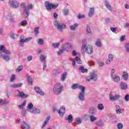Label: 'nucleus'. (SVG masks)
Here are the masks:
<instances>
[{
    "label": "nucleus",
    "instance_id": "f257e3e1",
    "mask_svg": "<svg viewBox=\"0 0 129 129\" xmlns=\"http://www.w3.org/2000/svg\"><path fill=\"white\" fill-rule=\"evenodd\" d=\"M87 41L86 39L83 40V45L81 50L82 54L84 55H85V52L89 54H91L93 52L92 46L91 45L87 46Z\"/></svg>",
    "mask_w": 129,
    "mask_h": 129
},
{
    "label": "nucleus",
    "instance_id": "f03ea898",
    "mask_svg": "<svg viewBox=\"0 0 129 129\" xmlns=\"http://www.w3.org/2000/svg\"><path fill=\"white\" fill-rule=\"evenodd\" d=\"M63 91V86L60 83H56L53 89V92L55 95H59Z\"/></svg>",
    "mask_w": 129,
    "mask_h": 129
},
{
    "label": "nucleus",
    "instance_id": "7ed1b4c3",
    "mask_svg": "<svg viewBox=\"0 0 129 129\" xmlns=\"http://www.w3.org/2000/svg\"><path fill=\"white\" fill-rule=\"evenodd\" d=\"M54 27L59 31V32H63L64 29H66V25L62 24H61L60 21L55 20L54 22Z\"/></svg>",
    "mask_w": 129,
    "mask_h": 129
},
{
    "label": "nucleus",
    "instance_id": "20e7f679",
    "mask_svg": "<svg viewBox=\"0 0 129 129\" xmlns=\"http://www.w3.org/2000/svg\"><path fill=\"white\" fill-rule=\"evenodd\" d=\"M44 6L47 11H51L52 9H53L54 10L57 9V7L59 6V5H52V4L50 3V2L47 1L45 3Z\"/></svg>",
    "mask_w": 129,
    "mask_h": 129
},
{
    "label": "nucleus",
    "instance_id": "39448f33",
    "mask_svg": "<svg viewBox=\"0 0 129 129\" xmlns=\"http://www.w3.org/2000/svg\"><path fill=\"white\" fill-rule=\"evenodd\" d=\"M31 40H32V37H28L25 39L24 36H21L20 38L19 44L21 47H24V43H28Z\"/></svg>",
    "mask_w": 129,
    "mask_h": 129
},
{
    "label": "nucleus",
    "instance_id": "423d86ee",
    "mask_svg": "<svg viewBox=\"0 0 129 129\" xmlns=\"http://www.w3.org/2000/svg\"><path fill=\"white\" fill-rule=\"evenodd\" d=\"M78 98L80 101H84L85 99V87L83 88L81 91L80 92Z\"/></svg>",
    "mask_w": 129,
    "mask_h": 129
},
{
    "label": "nucleus",
    "instance_id": "0eeeda50",
    "mask_svg": "<svg viewBox=\"0 0 129 129\" xmlns=\"http://www.w3.org/2000/svg\"><path fill=\"white\" fill-rule=\"evenodd\" d=\"M32 8H33L32 5H29L27 7L25 8L23 14L26 18L29 17V10H32Z\"/></svg>",
    "mask_w": 129,
    "mask_h": 129
},
{
    "label": "nucleus",
    "instance_id": "6e6552de",
    "mask_svg": "<svg viewBox=\"0 0 129 129\" xmlns=\"http://www.w3.org/2000/svg\"><path fill=\"white\" fill-rule=\"evenodd\" d=\"M120 98V95L116 94L114 96L112 95L111 93L110 94L109 99L111 101H115Z\"/></svg>",
    "mask_w": 129,
    "mask_h": 129
},
{
    "label": "nucleus",
    "instance_id": "1a4fd4ad",
    "mask_svg": "<svg viewBox=\"0 0 129 129\" xmlns=\"http://www.w3.org/2000/svg\"><path fill=\"white\" fill-rule=\"evenodd\" d=\"M90 80H94L96 81L97 80V75L94 72L90 73V79H87V81H90Z\"/></svg>",
    "mask_w": 129,
    "mask_h": 129
},
{
    "label": "nucleus",
    "instance_id": "9d476101",
    "mask_svg": "<svg viewBox=\"0 0 129 129\" xmlns=\"http://www.w3.org/2000/svg\"><path fill=\"white\" fill-rule=\"evenodd\" d=\"M0 51L3 52V53H5L7 55H10L11 54V51L7 49L4 45H0Z\"/></svg>",
    "mask_w": 129,
    "mask_h": 129
},
{
    "label": "nucleus",
    "instance_id": "9b49d317",
    "mask_svg": "<svg viewBox=\"0 0 129 129\" xmlns=\"http://www.w3.org/2000/svg\"><path fill=\"white\" fill-rule=\"evenodd\" d=\"M9 4L11 8H13L14 9H17V8H19V4L16 1H9Z\"/></svg>",
    "mask_w": 129,
    "mask_h": 129
},
{
    "label": "nucleus",
    "instance_id": "f8f14e48",
    "mask_svg": "<svg viewBox=\"0 0 129 129\" xmlns=\"http://www.w3.org/2000/svg\"><path fill=\"white\" fill-rule=\"evenodd\" d=\"M63 51H68L69 49H72V45L70 43H66L62 46Z\"/></svg>",
    "mask_w": 129,
    "mask_h": 129
},
{
    "label": "nucleus",
    "instance_id": "ddd939ff",
    "mask_svg": "<svg viewBox=\"0 0 129 129\" xmlns=\"http://www.w3.org/2000/svg\"><path fill=\"white\" fill-rule=\"evenodd\" d=\"M17 91L19 92V94L17 95V96H19V97L21 98H27V97H29V95L25 94L24 92L19 91L18 90H17Z\"/></svg>",
    "mask_w": 129,
    "mask_h": 129
},
{
    "label": "nucleus",
    "instance_id": "4468645a",
    "mask_svg": "<svg viewBox=\"0 0 129 129\" xmlns=\"http://www.w3.org/2000/svg\"><path fill=\"white\" fill-rule=\"evenodd\" d=\"M34 90L36 91V93H37V94H39L40 95L42 96L45 95V93H44V92H43L42 90L40 89V88L39 87H35L34 88Z\"/></svg>",
    "mask_w": 129,
    "mask_h": 129
},
{
    "label": "nucleus",
    "instance_id": "2eb2a0df",
    "mask_svg": "<svg viewBox=\"0 0 129 129\" xmlns=\"http://www.w3.org/2000/svg\"><path fill=\"white\" fill-rule=\"evenodd\" d=\"M31 113H33L34 114H38L40 113L41 111L39 108H37L36 107H33V109L30 110Z\"/></svg>",
    "mask_w": 129,
    "mask_h": 129
},
{
    "label": "nucleus",
    "instance_id": "dca6fc26",
    "mask_svg": "<svg viewBox=\"0 0 129 129\" xmlns=\"http://www.w3.org/2000/svg\"><path fill=\"white\" fill-rule=\"evenodd\" d=\"M84 88V86H81V85H79L77 84H74L72 86V89H81L82 90L83 88Z\"/></svg>",
    "mask_w": 129,
    "mask_h": 129
},
{
    "label": "nucleus",
    "instance_id": "f3484780",
    "mask_svg": "<svg viewBox=\"0 0 129 129\" xmlns=\"http://www.w3.org/2000/svg\"><path fill=\"white\" fill-rule=\"evenodd\" d=\"M21 128L30 129V125L27 123L25 121H23L22 123H21Z\"/></svg>",
    "mask_w": 129,
    "mask_h": 129
},
{
    "label": "nucleus",
    "instance_id": "a211bd4d",
    "mask_svg": "<svg viewBox=\"0 0 129 129\" xmlns=\"http://www.w3.org/2000/svg\"><path fill=\"white\" fill-rule=\"evenodd\" d=\"M65 107L64 106H62L59 110H58V113L61 117H63L64 114L65 113Z\"/></svg>",
    "mask_w": 129,
    "mask_h": 129
},
{
    "label": "nucleus",
    "instance_id": "6ab92c4d",
    "mask_svg": "<svg viewBox=\"0 0 129 129\" xmlns=\"http://www.w3.org/2000/svg\"><path fill=\"white\" fill-rule=\"evenodd\" d=\"M66 78H67V72H64L60 76V80L62 81V82H64L65 80H66Z\"/></svg>",
    "mask_w": 129,
    "mask_h": 129
},
{
    "label": "nucleus",
    "instance_id": "aec40b11",
    "mask_svg": "<svg viewBox=\"0 0 129 129\" xmlns=\"http://www.w3.org/2000/svg\"><path fill=\"white\" fill-rule=\"evenodd\" d=\"M111 78L112 80L115 82H119V81H120V77L116 75H114L112 76Z\"/></svg>",
    "mask_w": 129,
    "mask_h": 129
},
{
    "label": "nucleus",
    "instance_id": "412c9836",
    "mask_svg": "<svg viewBox=\"0 0 129 129\" xmlns=\"http://www.w3.org/2000/svg\"><path fill=\"white\" fill-rule=\"evenodd\" d=\"M105 6L107 10L110 11V12L112 11V7H111V6H110V4H109V3H108V1H107V0L105 1Z\"/></svg>",
    "mask_w": 129,
    "mask_h": 129
},
{
    "label": "nucleus",
    "instance_id": "4be33fe9",
    "mask_svg": "<svg viewBox=\"0 0 129 129\" xmlns=\"http://www.w3.org/2000/svg\"><path fill=\"white\" fill-rule=\"evenodd\" d=\"M0 57L1 58H3L4 59V60H5V61H9L10 60V56L8 55H3V54H2V52H0Z\"/></svg>",
    "mask_w": 129,
    "mask_h": 129
},
{
    "label": "nucleus",
    "instance_id": "5701e85b",
    "mask_svg": "<svg viewBox=\"0 0 129 129\" xmlns=\"http://www.w3.org/2000/svg\"><path fill=\"white\" fill-rule=\"evenodd\" d=\"M122 78L125 81H127L128 79V74L127 72H124L122 74Z\"/></svg>",
    "mask_w": 129,
    "mask_h": 129
},
{
    "label": "nucleus",
    "instance_id": "b1692460",
    "mask_svg": "<svg viewBox=\"0 0 129 129\" xmlns=\"http://www.w3.org/2000/svg\"><path fill=\"white\" fill-rule=\"evenodd\" d=\"M26 76L27 79V81L28 82V84H29V85H32L33 83V80L31 79V77H30L29 75L27 74Z\"/></svg>",
    "mask_w": 129,
    "mask_h": 129
},
{
    "label": "nucleus",
    "instance_id": "393cba45",
    "mask_svg": "<svg viewBox=\"0 0 129 129\" xmlns=\"http://www.w3.org/2000/svg\"><path fill=\"white\" fill-rule=\"evenodd\" d=\"M87 35L88 36H91L92 35V32H91V30L90 29V27L88 25L87 26L86 28Z\"/></svg>",
    "mask_w": 129,
    "mask_h": 129
},
{
    "label": "nucleus",
    "instance_id": "a878e982",
    "mask_svg": "<svg viewBox=\"0 0 129 129\" xmlns=\"http://www.w3.org/2000/svg\"><path fill=\"white\" fill-rule=\"evenodd\" d=\"M120 88L122 90H125V89H127V85L124 83H121Z\"/></svg>",
    "mask_w": 129,
    "mask_h": 129
},
{
    "label": "nucleus",
    "instance_id": "bb28decb",
    "mask_svg": "<svg viewBox=\"0 0 129 129\" xmlns=\"http://www.w3.org/2000/svg\"><path fill=\"white\" fill-rule=\"evenodd\" d=\"M94 15V8H90V10L89 11L88 16L89 17H92Z\"/></svg>",
    "mask_w": 129,
    "mask_h": 129
},
{
    "label": "nucleus",
    "instance_id": "cd10ccee",
    "mask_svg": "<svg viewBox=\"0 0 129 129\" xmlns=\"http://www.w3.org/2000/svg\"><path fill=\"white\" fill-rule=\"evenodd\" d=\"M112 60H113V55L110 54L108 55V59L107 60L106 63L109 64Z\"/></svg>",
    "mask_w": 129,
    "mask_h": 129
},
{
    "label": "nucleus",
    "instance_id": "c85d7f7f",
    "mask_svg": "<svg viewBox=\"0 0 129 129\" xmlns=\"http://www.w3.org/2000/svg\"><path fill=\"white\" fill-rule=\"evenodd\" d=\"M66 119L67 120H68L69 123H71L72 121H73V116L71 114L69 115L68 117L66 118Z\"/></svg>",
    "mask_w": 129,
    "mask_h": 129
},
{
    "label": "nucleus",
    "instance_id": "c756f323",
    "mask_svg": "<svg viewBox=\"0 0 129 129\" xmlns=\"http://www.w3.org/2000/svg\"><path fill=\"white\" fill-rule=\"evenodd\" d=\"M49 120H50V116H47L45 120L44 121L42 125V128L45 127V126H46L48 122H49Z\"/></svg>",
    "mask_w": 129,
    "mask_h": 129
},
{
    "label": "nucleus",
    "instance_id": "7c9ffc66",
    "mask_svg": "<svg viewBox=\"0 0 129 129\" xmlns=\"http://www.w3.org/2000/svg\"><path fill=\"white\" fill-rule=\"evenodd\" d=\"M23 85V84H14L10 86L12 88H17L18 87H21Z\"/></svg>",
    "mask_w": 129,
    "mask_h": 129
},
{
    "label": "nucleus",
    "instance_id": "2f4dec72",
    "mask_svg": "<svg viewBox=\"0 0 129 129\" xmlns=\"http://www.w3.org/2000/svg\"><path fill=\"white\" fill-rule=\"evenodd\" d=\"M90 113H91V114H96V109L94 108V107H91L90 108Z\"/></svg>",
    "mask_w": 129,
    "mask_h": 129
},
{
    "label": "nucleus",
    "instance_id": "473e14b6",
    "mask_svg": "<svg viewBox=\"0 0 129 129\" xmlns=\"http://www.w3.org/2000/svg\"><path fill=\"white\" fill-rule=\"evenodd\" d=\"M77 27H78V24H74L73 25L70 26V29L71 30V31H74V30L77 29Z\"/></svg>",
    "mask_w": 129,
    "mask_h": 129
},
{
    "label": "nucleus",
    "instance_id": "72a5a7b5",
    "mask_svg": "<svg viewBox=\"0 0 129 129\" xmlns=\"http://www.w3.org/2000/svg\"><path fill=\"white\" fill-rule=\"evenodd\" d=\"M97 108L99 110H103L104 109V106L101 103L98 104Z\"/></svg>",
    "mask_w": 129,
    "mask_h": 129
},
{
    "label": "nucleus",
    "instance_id": "f704fd0d",
    "mask_svg": "<svg viewBox=\"0 0 129 129\" xmlns=\"http://www.w3.org/2000/svg\"><path fill=\"white\" fill-rule=\"evenodd\" d=\"M95 45L97 47H101V41H100V39H98L96 41Z\"/></svg>",
    "mask_w": 129,
    "mask_h": 129
},
{
    "label": "nucleus",
    "instance_id": "c9c22d12",
    "mask_svg": "<svg viewBox=\"0 0 129 129\" xmlns=\"http://www.w3.org/2000/svg\"><path fill=\"white\" fill-rule=\"evenodd\" d=\"M34 105L32 103H30L27 106V108L29 109V111L30 112L31 109H33Z\"/></svg>",
    "mask_w": 129,
    "mask_h": 129
},
{
    "label": "nucleus",
    "instance_id": "e433bc0d",
    "mask_svg": "<svg viewBox=\"0 0 129 129\" xmlns=\"http://www.w3.org/2000/svg\"><path fill=\"white\" fill-rule=\"evenodd\" d=\"M76 62H77L78 64H81V63H82V60L80 59V56H77L76 57Z\"/></svg>",
    "mask_w": 129,
    "mask_h": 129
},
{
    "label": "nucleus",
    "instance_id": "4c0bfd02",
    "mask_svg": "<svg viewBox=\"0 0 129 129\" xmlns=\"http://www.w3.org/2000/svg\"><path fill=\"white\" fill-rule=\"evenodd\" d=\"M26 25H28V22H27V20H24L19 23L18 26H26Z\"/></svg>",
    "mask_w": 129,
    "mask_h": 129
},
{
    "label": "nucleus",
    "instance_id": "58836bf2",
    "mask_svg": "<svg viewBox=\"0 0 129 129\" xmlns=\"http://www.w3.org/2000/svg\"><path fill=\"white\" fill-rule=\"evenodd\" d=\"M79 70H80V71H81V72H82V73H85L86 72H87V71H88V70L86 69H84V68H83V67H81L79 68Z\"/></svg>",
    "mask_w": 129,
    "mask_h": 129
},
{
    "label": "nucleus",
    "instance_id": "ea45409f",
    "mask_svg": "<svg viewBox=\"0 0 129 129\" xmlns=\"http://www.w3.org/2000/svg\"><path fill=\"white\" fill-rule=\"evenodd\" d=\"M70 60L72 62V66L75 67V66H76V62H75V59L74 58H70Z\"/></svg>",
    "mask_w": 129,
    "mask_h": 129
},
{
    "label": "nucleus",
    "instance_id": "a19ab883",
    "mask_svg": "<svg viewBox=\"0 0 129 129\" xmlns=\"http://www.w3.org/2000/svg\"><path fill=\"white\" fill-rule=\"evenodd\" d=\"M81 122V118H80V117H77L76 118V123H77V124H80Z\"/></svg>",
    "mask_w": 129,
    "mask_h": 129
},
{
    "label": "nucleus",
    "instance_id": "79ce46f5",
    "mask_svg": "<svg viewBox=\"0 0 129 129\" xmlns=\"http://www.w3.org/2000/svg\"><path fill=\"white\" fill-rule=\"evenodd\" d=\"M37 42L38 44H39V45H44V40L42 39H39L37 40Z\"/></svg>",
    "mask_w": 129,
    "mask_h": 129
},
{
    "label": "nucleus",
    "instance_id": "37998d69",
    "mask_svg": "<svg viewBox=\"0 0 129 129\" xmlns=\"http://www.w3.org/2000/svg\"><path fill=\"white\" fill-rule=\"evenodd\" d=\"M26 101H24L22 105H19L18 106V107L20 108V109H23L24 108V107L26 105Z\"/></svg>",
    "mask_w": 129,
    "mask_h": 129
},
{
    "label": "nucleus",
    "instance_id": "c03bdc74",
    "mask_svg": "<svg viewBox=\"0 0 129 129\" xmlns=\"http://www.w3.org/2000/svg\"><path fill=\"white\" fill-rule=\"evenodd\" d=\"M72 55L73 56H77V57H80V53H77V52H76V51L75 50L73 51Z\"/></svg>",
    "mask_w": 129,
    "mask_h": 129
},
{
    "label": "nucleus",
    "instance_id": "a18cd8bd",
    "mask_svg": "<svg viewBox=\"0 0 129 129\" xmlns=\"http://www.w3.org/2000/svg\"><path fill=\"white\" fill-rule=\"evenodd\" d=\"M39 29H40L39 27H35L34 28V32L36 36L39 35Z\"/></svg>",
    "mask_w": 129,
    "mask_h": 129
},
{
    "label": "nucleus",
    "instance_id": "49530a36",
    "mask_svg": "<svg viewBox=\"0 0 129 129\" xmlns=\"http://www.w3.org/2000/svg\"><path fill=\"white\" fill-rule=\"evenodd\" d=\"M117 127L118 129H122L123 125H122V123H119L117 124Z\"/></svg>",
    "mask_w": 129,
    "mask_h": 129
},
{
    "label": "nucleus",
    "instance_id": "de8ad7c7",
    "mask_svg": "<svg viewBox=\"0 0 129 129\" xmlns=\"http://www.w3.org/2000/svg\"><path fill=\"white\" fill-rule=\"evenodd\" d=\"M59 46H60V43L58 42L56 43H52V47H53V48H58V47H59Z\"/></svg>",
    "mask_w": 129,
    "mask_h": 129
},
{
    "label": "nucleus",
    "instance_id": "09e8293b",
    "mask_svg": "<svg viewBox=\"0 0 129 129\" xmlns=\"http://www.w3.org/2000/svg\"><path fill=\"white\" fill-rule=\"evenodd\" d=\"M90 118L91 121H94L95 120H96V119H97V118L94 117V116L92 115L90 116Z\"/></svg>",
    "mask_w": 129,
    "mask_h": 129
},
{
    "label": "nucleus",
    "instance_id": "8fccbe9b",
    "mask_svg": "<svg viewBox=\"0 0 129 129\" xmlns=\"http://www.w3.org/2000/svg\"><path fill=\"white\" fill-rule=\"evenodd\" d=\"M39 59L41 62H43V61L46 60V56H44V55H41L40 56Z\"/></svg>",
    "mask_w": 129,
    "mask_h": 129
},
{
    "label": "nucleus",
    "instance_id": "3c124183",
    "mask_svg": "<svg viewBox=\"0 0 129 129\" xmlns=\"http://www.w3.org/2000/svg\"><path fill=\"white\" fill-rule=\"evenodd\" d=\"M69 13V9H64L63 11V14L64 15V16H67L68 14Z\"/></svg>",
    "mask_w": 129,
    "mask_h": 129
},
{
    "label": "nucleus",
    "instance_id": "603ef678",
    "mask_svg": "<svg viewBox=\"0 0 129 129\" xmlns=\"http://www.w3.org/2000/svg\"><path fill=\"white\" fill-rule=\"evenodd\" d=\"M125 49L128 53H129V43H127L125 45Z\"/></svg>",
    "mask_w": 129,
    "mask_h": 129
},
{
    "label": "nucleus",
    "instance_id": "864d4df0",
    "mask_svg": "<svg viewBox=\"0 0 129 129\" xmlns=\"http://www.w3.org/2000/svg\"><path fill=\"white\" fill-rule=\"evenodd\" d=\"M22 70H23V66H20L16 70V72H20V71H22Z\"/></svg>",
    "mask_w": 129,
    "mask_h": 129
},
{
    "label": "nucleus",
    "instance_id": "5fc2aeb1",
    "mask_svg": "<svg viewBox=\"0 0 129 129\" xmlns=\"http://www.w3.org/2000/svg\"><path fill=\"white\" fill-rule=\"evenodd\" d=\"M122 111H123V109H118L116 110V112L117 114L122 113Z\"/></svg>",
    "mask_w": 129,
    "mask_h": 129
},
{
    "label": "nucleus",
    "instance_id": "6e6d98bb",
    "mask_svg": "<svg viewBox=\"0 0 129 129\" xmlns=\"http://www.w3.org/2000/svg\"><path fill=\"white\" fill-rule=\"evenodd\" d=\"M96 125H98V126H102V125H103V123H102L101 121H99L97 123H96Z\"/></svg>",
    "mask_w": 129,
    "mask_h": 129
},
{
    "label": "nucleus",
    "instance_id": "4d7b16f0",
    "mask_svg": "<svg viewBox=\"0 0 129 129\" xmlns=\"http://www.w3.org/2000/svg\"><path fill=\"white\" fill-rule=\"evenodd\" d=\"M16 78V76H15V75H12V77L11 78V80L10 81L11 82H13V81H14V80H15V79Z\"/></svg>",
    "mask_w": 129,
    "mask_h": 129
},
{
    "label": "nucleus",
    "instance_id": "13d9d810",
    "mask_svg": "<svg viewBox=\"0 0 129 129\" xmlns=\"http://www.w3.org/2000/svg\"><path fill=\"white\" fill-rule=\"evenodd\" d=\"M125 38V35H122L120 38V42H123V41H124Z\"/></svg>",
    "mask_w": 129,
    "mask_h": 129
},
{
    "label": "nucleus",
    "instance_id": "bf43d9fd",
    "mask_svg": "<svg viewBox=\"0 0 129 129\" xmlns=\"http://www.w3.org/2000/svg\"><path fill=\"white\" fill-rule=\"evenodd\" d=\"M114 72H115V69H112L111 71V76H114L115 75L113 74V73H114Z\"/></svg>",
    "mask_w": 129,
    "mask_h": 129
},
{
    "label": "nucleus",
    "instance_id": "052dcab7",
    "mask_svg": "<svg viewBox=\"0 0 129 129\" xmlns=\"http://www.w3.org/2000/svg\"><path fill=\"white\" fill-rule=\"evenodd\" d=\"M63 50L62 49L61 50H60L59 51L57 52V55H58V56H60V55H61V54H62V53H63Z\"/></svg>",
    "mask_w": 129,
    "mask_h": 129
},
{
    "label": "nucleus",
    "instance_id": "680f3d73",
    "mask_svg": "<svg viewBox=\"0 0 129 129\" xmlns=\"http://www.w3.org/2000/svg\"><path fill=\"white\" fill-rule=\"evenodd\" d=\"M16 35L14 33H11L10 34V36L12 39H16Z\"/></svg>",
    "mask_w": 129,
    "mask_h": 129
},
{
    "label": "nucleus",
    "instance_id": "e2e57ef3",
    "mask_svg": "<svg viewBox=\"0 0 129 129\" xmlns=\"http://www.w3.org/2000/svg\"><path fill=\"white\" fill-rule=\"evenodd\" d=\"M110 30L111 31L114 32H115V31H116V30H117V27H115V28L111 27Z\"/></svg>",
    "mask_w": 129,
    "mask_h": 129
},
{
    "label": "nucleus",
    "instance_id": "0e129e2a",
    "mask_svg": "<svg viewBox=\"0 0 129 129\" xmlns=\"http://www.w3.org/2000/svg\"><path fill=\"white\" fill-rule=\"evenodd\" d=\"M27 60L28 61H32V60H33V56H32V55H29L27 57Z\"/></svg>",
    "mask_w": 129,
    "mask_h": 129
},
{
    "label": "nucleus",
    "instance_id": "69168bd1",
    "mask_svg": "<svg viewBox=\"0 0 129 129\" xmlns=\"http://www.w3.org/2000/svg\"><path fill=\"white\" fill-rule=\"evenodd\" d=\"M98 65L99 67H102V66H104V63L103 62H99Z\"/></svg>",
    "mask_w": 129,
    "mask_h": 129
},
{
    "label": "nucleus",
    "instance_id": "338daca9",
    "mask_svg": "<svg viewBox=\"0 0 129 129\" xmlns=\"http://www.w3.org/2000/svg\"><path fill=\"white\" fill-rule=\"evenodd\" d=\"M125 101H128L129 100V95H126L124 97Z\"/></svg>",
    "mask_w": 129,
    "mask_h": 129
},
{
    "label": "nucleus",
    "instance_id": "774afa93",
    "mask_svg": "<svg viewBox=\"0 0 129 129\" xmlns=\"http://www.w3.org/2000/svg\"><path fill=\"white\" fill-rule=\"evenodd\" d=\"M84 17H85L84 15H81L80 14L78 15V19H83V18H84Z\"/></svg>",
    "mask_w": 129,
    "mask_h": 129
}]
</instances>
